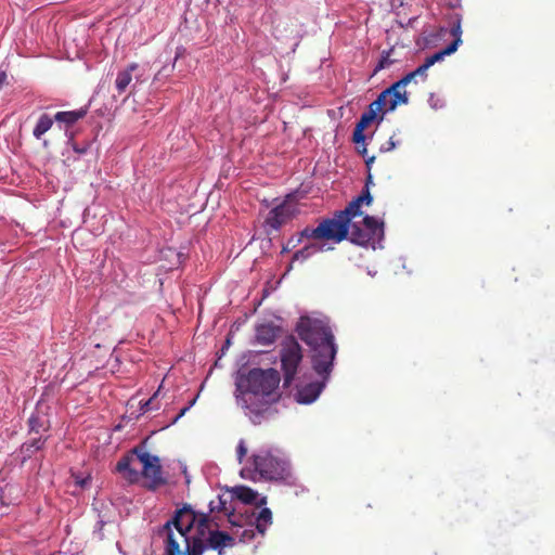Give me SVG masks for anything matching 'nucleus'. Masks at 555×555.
Here are the masks:
<instances>
[{
	"instance_id": "1",
	"label": "nucleus",
	"mask_w": 555,
	"mask_h": 555,
	"mask_svg": "<svg viewBox=\"0 0 555 555\" xmlns=\"http://www.w3.org/2000/svg\"><path fill=\"white\" fill-rule=\"evenodd\" d=\"M296 331L309 347L311 366L319 379L297 385L294 397L299 404H311L318 400L331 379L338 347L326 320L301 317Z\"/></svg>"
},
{
	"instance_id": "2",
	"label": "nucleus",
	"mask_w": 555,
	"mask_h": 555,
	"mask_svg": "<svg viewBox=\"0 0 555 555\" xmlns=\"http://www.w3.org/2000/svg\"><path fill=\"white\" fill-rule=\"evenodd\" d=\"M234 379L237 404L253 424L259 425L274 417L276 410L272 404L281 397L278 370L243 366L237 370Z\"/></svg>"
},
{
	"instance_id": "3",
	"label": "nucleus",
	"mask_w": 555,
	"mask_h": 555,
	"mask_svg": "<svg viewBox=\"0 0 555 555\" xmlns=\"http://www.w3.org/2000/svg\"><path fill=\"white\" fill-rule=\"evenodd\" d=\"M209 514H197L185 504L157 530L164 543V555H186L189 545L195 537L205 534L208 529Z\"/></svg>"
},
{
	"instance_id": "4",
	"label": "nucleus",
	"mask_w": 555,
	"mask_h": 555,
	"mask_svg": "<svg viewBox=\"0 0 555 555\" xmlns=\"http://www.w3.org/2000/svg\"><path fill=\"white\" fill-rule=\"evenodd\" d=\"M248 463L249 465L244 466L240 472L244 479L273 481L286 486L296 485L289 456L278 447L258 448L253 452Z\"/></svg>"
},
{
	"instance_id": "5",
	"label": "nucleus",
	"mask_w": 555,
	"mask_h": 555,
	"mask_svg": "<svg viewBox=\"0 0 555 555\" xmlns=\"http://www.w3.org/2000/svg\"><path fill=\"white\" fill-rule=\"evenodd\" d=\"M385 237L384 221L370 215H365L362 227L352 222L349 240L352 244L372 247L373 249L383 248Z\"/></svg>"
},
{
	"instance_id": "6",
	"label": "nucleus",
	"mask_w": 555,
	"mask_h": 555,
	"mask_svg": "<svg viewBox=\"0 0 555 555\" xmlns=\"http://www.w3.org/2000/svg\"><path fill=\"white\" fill-rule=\"evenodd\" d=\"M208 530V537L204 540L205 534L195 537V540L189 545L186 555H203L207 548L218 552V555L224 554V548L235 545V538L225 531Z\"/></svg>"
},
{
	"instance_id": "7",
	"label": "nucleus",
	"mask_w": 555,
	"mask_h": 555,
	"mask_svg": "<svg viewBox=\"0 0 555 555\" xmlns=\"http://www.w3.org/2000/svg\"><path fill=\"white\" fill-rule=\"evenodd\" d=\"M281 366L284 376V386H289L297 374L298 366L302 361V350L299 343L289 336L282 343L280 351Z\"/></svg>"
},
{
	"instance_id": "8",
	"label": "nucleus",
	"mask_w": 555,
	"mask_h": 555,
	"mask_svg": "<svg viewBox=\"0 0 555 555\" xmlns=\"http://www.w3.org/2000/svg\"><path fill=\"white\" fill-rule=\"evenodd\" d=\"M352 222L340 210L334 212L332 218L320 222L321 238L340 243L350 236Z\"/></svg>"
},
{
	"instance_id": "9",
	"label": "nucleus",
	"mask_w": 555,
	"mask_h": 555,
	"mask_svg": "<svg viewBox=\"0 0 555 555\" xmlns=\"http://www.w3.org/2000/svg\"><path fill=\"white\" fill-rule=\"evenodd\" d=\"M219 511L228 516L229 522L232 527L236 528L233 531V537L238 539L240 542L246 543L251 541L256 535V528L253 522H249L246 527L237 519V516L233 513L234 507H228L227 501L221 495L218 496V502L210 501L209 513Z\"/></svg>"
},
{
	"instance_id": "10",
	"label": "nucleus",
	"mask_w": 555,
	"mask_h": 555,
	"mask_svg": "<svg viewBox=\"0 0 555 555\" xmlns=\"http://www.w3.org/2000/svg\"><path fill=\"white\" fill-rule=\"evenodd\" d=\"M450 26V35L453 37V41L449 43L444 49L434 53L426 57L424 65L429 69L434 64L440 62L444 56L454 53L459 46L462 43V14L459 12L451 13L448 17Z\"/></svg>"
},
{
	"instance_id": "11",
	"label": "nucleus",
	"mask_w": 555,
	"mask_h": 555,
	"mask_svg": "<svg viewBox=\"0 0 555 555\" xmlns=\"http://www.w3.org/2000/svg\"><path fill=\"white\" fill-rule=\"evenodd\" d=\"M295 215L296 208L284 201L269 211L264 220V225L271 230L279 231L285 223L292 220Z\"/></svg>"
},
{
	"instance_id": "12",
	"label": "nucleus",
	"mask_w": 555,
	"mask_h": 555,
	"mask_svg": "<svg viewBox=\"0 0 555 555\" xmlns=\"http://www.w3.org/2000/svg\"><path fill=\"white\" fill-rule=\"evenodd\" d=\"M49 439V436H34L30 439L23 442L17 450V456L21 459V464L24 465L28 460H30L34 454H36L38 451H41L47 441Z\"/></svg>"
},
{
	"instance_id": "13",
	"label": "nucleus",
	"mask_w": 555,
	"mask_h": 555,
	"mask_svg": "<svg viewBox=\"0 0 555 555\" xmlns=\"http://www.w3.org/2000/svg\"><path fill=\"white\" fill-rule=\"evenodd\" d=\"M232 498L236 499L244 504H254L256 506H263L267 504L266 496H259V493L246 486H236L232 489Z\"/></svg>"
},
{
	"instance_id": "14",
	"label": "nucleus",
	"mask_w": 555,
	"mask_h": 555,
	"mask_svg": "<svg viewBox=\"0 0 555 555\" xmlns=\"http://www.w3.org/2000/svg\"><path fill=\"white\" fill-rule=\"evenodd\" d=\"M332 247L327 246L325 243H318V242H308L304 245L300 249L296 250L293 254L292 262L299 261L305 262L306 260L310 259L312 256H314L318 253H322L325 250H331ZM292 269V264L288 267V271Z\"/></svg>"
},
{
	"instance_id": "15",
	"label": "nucleus",
	"mask_w": 555,
	"mask_h": 555,
	"mask_svg": "<svg viewBox=\"0 0 555 555\" xmlns=\"http://www.w3.org/2000/svg\"><path fill=\"white\" fill-rule=\"evenodd\" d=\"M280 326L273 323H263L256 328V339L262 346L272 345L280 334Z\"/></svg>"
},
{
	"instance_id": "16",
	"label": "nucleus",
	"mask_w": 555,
	"mask_h": 555,
	"mask_svg": "<svg viewBox=\"0 0 555 555\" xmlns=\"http://www.w3.org/2000/svg\"><path fill=\"white\" fill-rule=\"evenodd\" d=\"M28 434L34 436H44L50 428V422L44 415H40L38 412L30 414L27 421Z\"/></svg>"
},
{
	"instance_id": "17",
	"label": "nucleus",
	"mask_w": 555,
	"mask_h": 555,
	"mask_svg": "<svg viewBox=\"0 0 555 555\" xmlns=\"http://www.w3.org/2000/svg\"><path fill=\"white\" fill-rule=\"evenodd\" d=\"M142 475L149 480L150 489H155L166 482V479L163 476L160 461L151 464V469L149 470L142 469Z\"/></svg>"
},
{
	"instance_id": "18",
	"label": "nucleus",
	"mask_w": 555,
	"mask_h": 555,
	"mask_svg": "<svg viewBox=\"0 0 555 555\" xmlns=\"http://www.w3.org/2000/svg\"><path fill=\"white\" fill-rule=\"evenodd\" d=\"M139 65L137 63L129 64L125 69L118 72L115 87L119 94L124 93L132 81V73L137 70Z\"/></svg>"
},
{
	"instance_id": "19",
	"label": "nucleus",
	"mask_w": 555,
	"mask_h": 555,
	"mask_svg": "<svg viewBox=\"0 0 555 555\" xmlns=\"http://www.w3.org/2000/svg\"><path fill=\"white\" fill-rule=\"evenodd\" d=\"M131 456H122L116 464V472L121 474L128 481L134 482L139 478L138 470L131 467Z\"/></svg>"
},
{
	"instance_id": "20",
	"label": "nucleus",
	"mask_w": 555,
	"mask_h": 555,
	"mask_svg": "<svg viewBox=\"0 0 555 555\" xmlns=\"http://www.w3.org/2000/svg\"><path fill=\"white\" fill-rule=\"evenodd\" d=\"M87 114V111L83 108L75 109V111H65L57 112L54 115V120L59 124H65L66 126H72L77 122L79 119L83 118Z\"/></svg>"
},
{
	"instance_id": "21",
	"label": "nucleus",
	"mask_w": 555,
	"mask_h": 555,
	"mask_svg": "<svg viewBox=\"0 0 555 555\" xmlns=\"http://www.w3.org/2000/svg\"><path fill=\"white\" fill-rule=\"evenodd\" d=\"M254 527L257 533L264 535L268 528L272 525V512L269 507H262L255 519Z\"/></svg>"
},
{
	"instance_id": "22",
	"label": "nucleus",
	"mask_w": 555,
	"mask_h": 555,
	"mask_svg": "<svg viewBox=\"0 0 555 555\" xmlns=\"http://www.w3.org/2000/svg\"><path fill=\"white\" fill-rule=\"evenodd\" d=\"M54 121V118H51L48 114H42L39 117L33 130L34 137L36 139H40L46 132H48L51 129Z\"/></svg>"
},
{
	"instance_id": "23",
	"label": "nucleus",
	"mask_w": 555,
	"mask_h": 555,
	"mask_svg": "<svg viewBox=\"0 0 555 555\" xmlns=\"http://www.w3.org/2000/svg\"><path fill=\"white\" fill-rule=\"evenodd\" d=\"M389 94H390V91H387L385 89L370 104V106H372L374 109H376L378 113H380L378 122H380L384 119L385 115H383V112L386 111L387 106L389 105Z\"/></svg>"
},
{
	"instance_id": "24",
	"label": "nucleus",
	"mask_w": 555,
	"mask_h": 555,
	"mask_svg": "<svg viewBox=\"0 0 555 555\" xmlns=\"http://www.w3.org/2000/svg\"><path fill=\"white\" fill-rule=\"evenodd\" d=\"M132 452L137 455L138 460L142 463V469H144V470L151 469V464L159 462V457L157 455H153V454L146 452L145 450H143V448L137 447L133 449Z\"/></svg>"
},
{
	"instance_id": "25",
	"label": "nucleus",
	"mask_w": 555,
	"mask_h": 555,
	"mask_svg": "<svg viewBox=\"0 0 555 555\" xmlns=\"http://www.w3.org/2000/svg\"><path fill=\"white\" fill-rule=\"evenodd\" d=\"M132 452L137 455L138 460L142 463V469H144V470L151 469V464L159 462V457L157 455H153V454L146 452L145 450H143V448L137 447L133 449Z\"/></svg>"
},
{
	"instance_id": "26",
	"label": "nucleus",
	"mask_w": 555,
	"mask_h": 555,
	"mask_svg": "<svg viewBox=\"0 0 555 555\" xmlns=\"http://www.w3.org/2000/svg\"><path fill=\"white\" fill-rule=\"evenodd\" d=\"M409 102V96L406 91H395L393 93L389 94V105L387 106L386 111L383 112V115H385L388 112H392L396 109L398 104H406Z\"/></svg>"
},
{
	"instance_id": "27",
	"label": "nucleus",
	"mask_w": 555,
	"mask_h": 555,
	"mask_svg": "<svg viewBox=\"0 0 555 555\" xmlns=\"http://www.w3.org/2000/svg\"><path fill=\"white\" fill-rule=\"evenodd\" d=\"M363 204L359 201L358 196L353 198L345 209L340 210L341 214L349 219V222L356 217L362 215L361 206Z\"/></svg>"
},
{
	"instance_id": "28",
	"label": "nucleus",
	"mask_w": 555,
	"mask_h": 555,
	"mask_svg": "<svg viewBox=\"0 0 555 555\" xmlns=\"http://www.w3.org/2000/svg\"><path fill=\"white\" fill-rule=\"evenodd\" d=\"M378 112L374 109L372 106H367V109L362 113L360 119L356 124L361 128H366L373 120L378 119Z\"/></svg>"
},
{
	"instance_id": "29",
	"label": "nucleus",
	"mask_w": 555,
	"mask_h": 555,
	"mask_svg": "<svg viewBox=\"0 0 555 555\" xmlns=\"http://www.w3.org/2000/svg\"><path fill=\"white\" fill-rule=\"evenodd\" d=\"M427 70H428L427 67L423 63L422 65H420L414 70H412L409 74L404 75L402 77V79L405 80L406 85L410 83L413 80L415 81L416 77H420L423 81H425L427 79Z\"/></svg>"
},
{
	"instance_id": "30",
	"label": "nucleus",
	"mask_w": 555,
	"mask_h": 555,
	"mask_svg": "<svg viewBox=\"0 0 555 555\" xmlns=\"http://www.w3.org/2000/svg\"><path fill=\"white\" fill-rule=\"evenodd\" d=\"M300 237L302 238V241L307 240V241H310V240H313V241H318V240H322L321 238V232H320V224L315 228H311V227H306L304 228L301 231L298 232Z\"/></svg>"
},
{
	"instance_id": "31",
	"label": "nucleus",
	"mask_w": 555,
	"mask_h": 555,
	"mask_svg": "<svg viewBox=\"0 0 555 555\" xmlns=\"http://www.w3.org/2000/svg\"><path fill=\"white\" fill-rule=\"evenodd\" d=\"M182 50H183V48H177V52H176L175 59L171 62V64L164 65L163 68L157 73L156 78H158V77H167V76H169L173 72L175 66H176V62L180 57Z\"/></svg>"
},
{
	"instance_id": "32",
	"label": "nucleus",
	"mask_w": 555,
	"mask_h": 555,
	"mask_svg": "<svg viewBox=\"0 0 555 555\" xmlns=\"http://www.w3.org/2000/svg\"><path fill=\"white\" fill-rule=\"evenodd\" d=\"M247 444L244 439H240L236 446V460L240 464L244 462V459L247 455Z\"/></svg>"
},
{
	"instance_id": "33",
	"label": "nucleus",
	"mask_w": 555,
	"mask_h": 555,
	"mask_svg": "<svg viewBox=\"0 0 555 555\" xmlns=\"http://www.w3.org/2000/svg\"><path fill=\"white\" fill-rule=\"evenodd\" d=\"M392 63V60H390V56H389V53H384L380 57V60L378 61V63L376 64L375 68H374V72H373V75H375L376 73H378L379 70L388 67L389 65H391Z\"/></svg>"
},
{
	"instance_id": "34",
	"label": "nucleus",
	"mask_w": 555,
	"mask_h": 555,
	"mask_svg": "<svg viewBox=\"0 0 555 555\" xmlns=\"http://www.w3.org/2000/svg\"><path fill=\"white\" fill-rule=\"evenodd\" d=\"M364 128H361L359 126L354 127L353 133H352V141L356 144L365 143L366 135L364 134Z\"/></svg>"
},
{
	"instance_id": "35",
	"label": "nucleus",
	"mask_w": 555,
	"mask_h": 555,
	"mask_svg": "<svg viewBox=\"0 0 555 555\" xmlns=\"http://www.w3.org/2000/svg\"><path fill=\"white\" fill-rule=\"evenodd\" d=\"M428 104L434 109H440V108L444 107V105H446L444 100L436 96L434 93H430L429 99H428Z\"/></svg>"
},
{
	"instance_id": "36",
	"label": "nucleus",
	"mask_w": 555,
	"mask_h": 555,
	"mask_svg": "<svg viewBox=\"0 0 555 555\" xmlns=\"http://www.w3.org/2000/svg\"><path fill=\"white\" fill-rule=\"evenodd\" d=\"M398 143H399L398 141L393 140V137H390L389 140L386 143L380 145L379 152L380 153H388V152L395 150L397 147Z\"/></svg>"
},
{
	"instance_id": "37",
	"label": "nucleus",
	"mask_w": 555,
	"mask_h": 555,
	"mask_svg": "<svg viewBox=\"0 0 555 555\" xmlns=\"http://www.w3.org/2000/svg\"><path fill=\"white\" fill-rule=\"evenodd\" d=\"M197 398H198V395H196L191 400V404H186L184 408H182L180 410V412L178 413V415L171 421V424H176L195 404Z\"/></svg>"
},
{
	"instance_id": "38",
	"label": "nucleus",
	"mask_w": 555,
	"mask_h": 555,
	"mask_svg": "<svg viewBox=\"0 0 555 555\" xmlns=\"http://www.w3.org/2000/svg\"><path fill=\"white\" fill-rule=\"evenodd\" d=\"M197 398H198V395H196L191 400V404H186L184 408H182L180 410V412L178 413V415L171 421V424H176L195 404Z\"/></svg>"
},
{
	"instance_id": "39",
	"label": "nucleus",
	"mask_w": 555,
	"mask_h": 555,
	"mask_svg": "<svg viewBox=\"0 0 555 555\" xmlns=\"http://www.w3.org/2000/svg\"><path fill=\"white\" fill-rule=\"evenodd\" d=\"M159 390H160V387L157 389V391L149 400H146L145 402L141 403V406H140L141 414H144L147 411L153 409L152 408V402L157 397Z\"/></svg>"
},
{
	"instance_id": "40",
	"label": "nucleus",
	"mask_w": 555,
	"mask_h": 555,
	"mask_svg": "<svg viewBox=\"0 0 555 555\" xmlns=\"http://www.w3.org/2000/svg\"><path fill=\"white\" fill-rule=\"evenodd\" d=\"M358 198L363 205L366 206L371 205L373 202V196L370 193V191H367V189H363L362 193L358 196Z\"/></svg>"
},
{
	"instance_id": "41",
	"label": "nucleus",
	"mask_w": 555,
	"mask_h": 555,
	"mask_svg": "<svg viewBox=\"0 0 555 555\" xmlns=\"http://www.w3.org/2000/svg\"><path fill=\"white\" fill-rule=\"evenodd\" d=\"M302 238L300 237L299 233H296L295 235L291 236L288 241L286 242L288 244V248H296L298 245L302 243Z\"/></svg>"
},
{
	"instance_id": "42",
	"label": "nucleus",
	"mask_w": 555,
	"mask_h": 555,
	"mask_svg": "<svg viewBox=\"0 0 555 555\" xmlns=\"http://www.w3.org/2000/svg\"><path fill=\"white\" fill-rule=\"evenodd\" d=\"M406 86L405 80L402 78L393 82L390 87L386 88L387 91H390V93H393L395 91H400L401 88H404Z\"/></svg>"
},
{
	"instance_id": "43",
	"label": "nucleus",
	"mask_w": 555,
	"mask_h": 555,
	"mask_svg": "<svg viewBox=\"0 0 555 555\" xmlns=\"http://www.w3.org/2000/svg\"><path fill=\"white\" fill-rule=\"evenodd\" d=\"M104 525H105V521L100 519L94 527L93 533L98 534L100 538H102V530H103Z\"/></svg>"
},
{
	"instance_id": "44",
	"label": "nucleus",
	"mask_w": 555,
	"mask_h": 555,
	"mask_svg": "<svg viewBox=\"0 0 555 555\" xmlns=\"http://www.w3.org/2000/svg\"><path fill=\"white\" fill-rule=\"evenodd\" d=\"M374 162H375V156H366L365 157V167L369 172L371 171Z\"/></svg>"
},
{
	"instance_id": "45",
	"label": "nucleus",
	"mask_w": 555,
	"mask_h": 555,
	"mask_svg": "<svg viewBox=\"0 0 555 555\" xmlns=\"http://www.w3.org/2000/svg\"><path fill=\"white\" fill-rule=\"evenodd\" d=\"M373 184L374 183H373V177L371 175V171L370 172L367 171V177L365 179V186H364V189H367V191H370V186L373 185Z\"/></svg>"
},
{
	"instance_id": "46",
	"label": "nucleus",
	"mask_w": 555,
	"mask_h": 555,
	"mask_svg": "<svg viewBox=\"0 0 555 555\" xmlns=\"http://www.w3.org/2000/svg\"><path fill=\"white\" fill-rule=\"evenodd\" d=\"M7 78H8L7 73L4 70H0V89L5 83Z\"/></svg>"
},
{
	"instance_id": "47",
	"label": "nucleus",
	"mask_w": 555,
	"mask_h": 555,
	"mask_svg": "<svg viewBox=\"0 0 555 555\" xmlns=\"http://www.w3.org/2000/svg\"><path fill=\"white\" fill-rule=\"evenodd\" d=\"M451 9H457L461 8V0H454L449 3Z\"/></svg>"
},
{
	"instance_id": "48",
	"label": "nucleus",
	"mask_w": 555,
	"mask_h": 555,
	"mask_svg": "<svg viewBox=\"0 0 555 555\" xmlns=\"http://www.w3.org/2000/svg\"><path fill=\"white\" fill-rule=\"evenodd\" d=\"M358 151L363 156H366V154H367V149H366V145L364 143H362V147L359 149Z\"/></svg>"
},
{
	"instance_id": "49",
	"label": "nucleus",
	"mask_w": 555,
	"mask_h": 555,
	"mask_svg": "<svg viewBox=\"0 0 555 555\" xmlns=\"http://www.w3.org/2000/svg\"><path fill=\"white\" fill-rule=\"evenodd\" d=\"M74 150L75 152H77L78 154H83L86 153L87 149L86 147H77V146H74Z\"/></svg>"
},
{
	"instance_id": "50",
	"label": "nucleus",
	"mask_w": 555,
	"mask_h": 555,
	"mask_svg": "<svg viewBox=\"0 0 555 555\" xmlns=\"http://www.w3.org/2000/svg\"><path fill=\"white\" fill-rule=\"evenodd\" d=\"M293 248H288V244L286 243L283 248H282V253H289Z\"/></svg>"
},
{
	"instance_id": "51",
	"label": "nucleus",
	"mask_w": 555,
	"mask_h": 555,
	"mask_svg": "<svg viewBox=\"0 0 555 555\" xmlns=\"http://www.w3.org/2000/svg\"><path fill=\"white\" fill-rule=\"evenodd\" d=\"M78 483H79L80 486H85V485L87 483V480H80Z\"/></svg>"
}]
</instances>
